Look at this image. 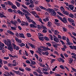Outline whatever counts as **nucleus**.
<instances>
[{"label": "nucleus", "mask_w": 76, "mask_h": 76, "mask_svg": "<svg viewBox=\"0 0 76 76\" xmlns=\"http://www.w3.org/2000/svg\"><path fill=\"white\" fill-rule=\"evenodd\" d=\"M39 7L41 9H44L45 10H46V11H47L48 12H50L52 14H53V15H56L57 14V13L55 12L53 9L48 8V9H47L45 7L42 6H40Z\"/></svg>", "instance_id": "obj_1"}, {"label": "nucleus", "mask_w": 76, "mask_h": 76, "mask_svg": "<svg viewBox=\"0 0 76 76\" xmlns=\"http://www.w3.org/2000/svg\"><path fill=\"white\" fill-rule=\"evenodd\" d=\"M3 42L8 46H10L12 44V42L11 40L9 39H8L7 41L5 40H3Z\"/></svg>", "instance_id": "obj_2"}, {"label": "nucleus", "mask_w": 76, "mask_h": 76, "mask_svg": "<svg viewBox=\"0 0 76 76\" xmlns=\"http://www.w3.org/2000/svg\"><path fill=\"white\" fill-rule=\"evenodd\" d=\"M59 19L61 20L62 22H63L64 23H66V22H67V20L66 18L65 17H64L63 19L61 18L60 16H58Z\"/></svg>", "instance_id": "obj_3"}, {"label": "nucleus", "mask_w": 76, "mask_h": 76, "mask_svg": "<svg viewBox=\"0 0 76 76\" xmlns=\"http://www.w3.org/2000/svg\"><path fill=\"white\" fill-rule=\"evenodd\" d=\"M17 12L19 14V15H20L22 16H24L25 15V13L23 12H22L20 11V10H18L17 11Z\"/></svg>", "instance_id": "obj_4"}, {"label": "nucleus", "mask_w": 76, "mask_h": 76, "mask_svg": "<svg viewBox=\"0 0 76 76\" xmlns=\"http://www.w3.org/2000/svg\"><path fill=\"white\" fill-rule=\"evenodd\" d=\"M54 41H55L56 42H59V40L57 37H56V36H54L53 38Z\"/></svg>", "instance_id": "obj_5"}, {"label": "nucleus", "mask_w": 76, "mask_h": 76, "mask_svg": "<svg viewBox=\"0 0 76 76\" xmlns=\"http://www.w3.org/2000/svg\"><path fill=\"white\" fill-rule=\"evenodd\" d=\"M31 13L33 15H34L35 16V18H39V16H38V15L34 11H32Z\"/></svg>", "instance_id": "obj_6"}, {"label": "nucleus", "mask_w": 76, "mask_h": 76, "mask_svg": "<svg viewBox=\"0 0 76 76\" xmlns=\"http://www.w3.org/2000/svg\"><path fill=\"white\" fill-rule=\"evenodd\" d=\"M68 20L70 23H74L75 22V21L73 19L70 18H68Z\"/></svg>", "instance_id": "obj_7"}, {"label": "nucleus", "mask_w": 76, "mask_h": 76, "mask_svg": "<svg viewBox=\"0 0 76 76\" xmlns=\"http://www.w3.org/2000/svg\"><path fill=\"white\" fill-rule=\"evenodd\" d=\"M12 71L13 73H16L17 75H20V72H19V71H16L14 70H12Z\"/></svg>", "instance_id": "obj_8"}, {"label": "nucleus", "mask_w": 76, "mask_h": 76, "mask_svg": "<svg viewBox=\"0 0 76 76\" xmlns=\"http://www.w3.org/2000/svg\"><path fill=\"white\" fill-rule=\"evenodd\" d=\"M11 22L12 24L14 25V26H16V24H18V22H17V21H13L12 20H11Z\"/></svg>", "instance_id": "obj_9"}, {"label": "nucleus", "mask_w": 76, "mask_h": 76, "mask_svg": "<svg viewBox=\"0 0 76 76\" xmlns=\"http://www.w3.org/2000/svg\"><path fill=\"white\" fill-rule=\"evenodd\" d=\"M0 18H7V17L4 16V13H0Z\"/></svg>", "instance_id": "obj_10"}, {"label": "nucleus", "mask_w": 76, "mask_h": 76, "mask_svg": "<svg viewBox=\"0 0 76 76\" xmlns=\"http://www.w3.org/2000/svg\"><path fill=\"white\" fill-rule=\"evenodd\" d=\"M28 21L30 22H32V23H33V24H34V25H36V23L35 22V21H34L32 20H31L30 19H28Z\"/></svg>", "instance_id": "obj_11"}, {"label": "nucleus", "mask_w": 76, "mask_h": 76, "mask_svg": "<svg viewBox=\"0 0 76 76\" xmlns=\"http://www.w3.org/2000/svg\"><path fill=\"white\" fill-rule=\"evenodd\" d=\"M40 48L42 49V51H45L47 50V48H46L45 46H40Z\"/></svg>", "instance_id": "obj_12"}, {"label": "nucleus", "mask_w": 76, "mask_h": 76, "mask_svg": "<svg viewBox=\"0 0 76 76\" xmlns=\"http://www.w3.org/2000/svg\"><path fill=\"white\" fill-rule=\"evenodd\" d=\"M8 47L7 48L8 50H9L10 51H12L13 50V48L12 47L10 46H8Z\"/></svg>", "instance_id": "obj_13"}, {"label": "nucleus", "mask_w": 76, "mask_h": 76, "mask_svg": "<svg viewBox=\"0 0 76 76\" xmlns=\"http://www.w3.org/2000/svg\"><path fill=\"white\" fill-rule=\"evenodd\" d=\"M7 32L9 33L10 35H15V33L9 30L7 31Z\"/></svg>", "instance_id": "obj_14"}, {"label": "nucleus", "mask_w": 76, "mask_h": 76, "mask_svg": "<svg viewBox=\"0 0 76 76\" xmlns=\"http://www.w3.org/2000/svg\"><path fill=\"white\" fill-rule=\"evenodd\" d=\"M68 60L69 61V64H71L72 63L73 60V58H69L68 59Z\"/></svg>", "instance_id": "obj_15"}, {"label": "nucleus", "mask_w": 76, "mask_h": 76, "mask_svg": "<svg viewBox=\"0 0 76 76\" xmlns=\"http://www.w3.org/2000/svg\"><path fill=\"white\" fill-rule=\"evenodd\" d=\"M13 46L14 49H15L16 50H19V48L18 47L16 46L15 44H13Z\"/></svg>", "instance_id": "obj_16"}, {"label": "nucleus", "mask_w": 76, "mask_h": 76, "mask_svg": "<svg viewBox=\"0 0 76 76\" xmlns=\"http://www.w3.org/2000/svg\"><path fill=\"white\" fill-rule=\"evenodd\" d=\"M20 37V38H25V37L24 36V34L23 33H19Z\"/></svg>", "instance_id": "obj_17"}, {"label": "nucleus", "mask_w": 76, "mask_h": 76, "mask_svg": "<svg viewBox=\"0 0 76 76\" xmlns=\"http://www.w3.org/2000/svg\"><path fill=\"white\" fill-rule=\"evenodd\" d=\"M69 47L71 49H72V50H73L74 49L75 50H76V46H72L70 45L69 46Z\"/></svg>", "instance_id": "obj_18"}, {"label": "nucleus", "mask_w": 76, "mask_h": 76, "mask_svg": "<svg viewBox=\"0 0 76 76\" xmlns=\"http://www.w3.org/2000/svg\"><path fill=\"white\" fill-rule=\"evenodd\" d=\"M15 4L16 5H17L18 7H20V3L18 1H15Z\"/></svg>", "instance_id": "obj_19"}, {"label": "nucleus", "mask_w": 76, "mask_h": 76, "mask_svg": "<svg viewBox=\"0 0 76 76\" xmlns=\"http://www.w3.org/2000/svg\"><path fill=\"white\" fill-rule=\"evenodd\" d=\"M36 71L38 72L39 73H42V72H41V70L39 69V68H38V69L36 70Z\"/></svg>", "instance_id": "obj_20"}, {"label": "nucleus", "mask_w": 76, "mask_h": 76, "mask_svg": "<svg viewBox=\"0 0 76 76\" xmlns=\"http://www.w3.org/2000/svg\"><path fill=\"white\" fill-rule=\"evenodd\" d=\"M42 70L43 71H45L46 72H47L48 71V67L47 66L44 67L43 68Z\"/></svg>", "instance_id": "obj_21"}, {"label": "nucleus", "mask_w": 76, "mask_h": 76, "mask_svg": "<svg viewBox=\"0 0 76 76\" xmlns=\"http://www.w3.org/2000/svg\"><path fill=\"white\" fill-rule=\"evenodd\" d=\"M35 25H37V24L36 25H34L33 24H31L30 25V26L31 28H37V26H35Z\"/></svg>", "instance_id": "obj_22"}, {"label": "nucleus", "mask_w": 76, "mask_h": 76, "mask_svg": "<svg viewBox=\"0 0 76 76\" xmlns=\"http://www.w3.org/2000/svg\"><path fill=\"white\" fill-rule=\"evenodd\" d=\"M52 25V23L50 21H49L48 23V26H49V27H50Z\"/></svg>", "instance_id": "obj_23"}, {"label": "nucleus", "mask_w": 76, "mask_h": 76, "mask_svg": "<svg viewBox=\"0 0 76 76\" xmlns=\"http://www.w3.org/2000/svg\"><path fill=\"white\" fill-rule=\"evenodd\" d=\"M22 11H23V13H28V11L27 10H26L23 9V8H22L21 9Z\"/></svg>", "instance_id": "obj_24"}, {"label": "nucleus", "mask_w": 76, "mask_h": 76, "mask_svg": "<svg viewBox=\"0 0 76 76\" xmlns=\"http://www.w3.org/2000/svg\"><path fill=\"white\" fill-rule=\"evenodd\" d=\"M7 2L8 4V5H9V6H12L13 4L12 2L10 1H8Z\"/></svg>", "instance_id": "obj_25"}, {"label": "nucleus", "mask_w": 76, "mask_h": 76, "mask_svg": "<svg viewBox=\"0 0 76 76\" xmlns=\"http://www.w3.org/2000/svg\"><path fill=\"white\" fill-rule=\"evenodd\" d=\"M18 45H20V46L22 47L23 46L24 47L25 45L23 43H18Z\"/></svg>", "instance_id": "obj_26"}, {"label": "nucleus", "mask_w": 76, "mask_h": 76, "mask_svg": "<svg viewBox=\"0 0 76 76\" xmlns=\"http://www.w3.org/2000/svg\"><path fill=\"white\" fill-rule=\"evenodd\" d=\"M60 9H61V11L63 13L65 11H64V8L63 6H61L60 7Z\"/></svg>", "instance_id": "obj_27"}, {"label": "nucleus", "mask_w": 76, "mask_h": 76, "mask_svg": "<svg viewBox=\"0 0 76 76\" xmlns=\"http://www.w3.org/2000/svg\"><path fill=\"white\" fill-rule=\"evenodd\" d=\"M49 38L50 39L51 41H53V36L51 35V34H49Z\"/></svg>", "instance_id": "obj_28"}, {"label": "nucleus", "mask_w": 76, "mask_h": 76, "mask_svg": "<svg viewBox=\"0 0 76 76\" xmlns=\"http://www.w3.org/2000/svg\"><path fill=\"white\" fill-rule=\"evenodd\" d=\"M70 7V9L71 10H73L74 9V6L73 5H70L69 6Z\"/></svg>", "instance_id": "obj_29"}, {"label": "nucleus", "mask_w": 76, "mask_h": 76, "mask_svg": "<svg viewBox=\"0 0 76 76\" xmlns=\"http://www.w3.org/2000/svg\"><path fill=\"white\" fill-rule=\"evenodd\" d=\"M42 48H38V50L39 52H40V53H42Z\"/></svg>", "instance_id": "obj_30"}, {"label": "nucleus", "mask_w": 76, "mask_h": 76, "mask_svg": "<svg viewBox=\"0 0 76 76\" xmlns=\"http://www.w3.org/2000/svg\"><path fill=\"white\" fill-rule=\"evenodd\" d=\"M63 13H64V14L65 15H68L69 14L68 12L65 11L63 12Z\"/></svg>", "instance_id": "obj_31"}, {"label": "nucleus", "mask_w": 76, "mask_h": 76, "mask_svg": "<svg viewBox=\"0 0 76 76\" xmlns=\"http://www.w3.org/2000/svg\"><path fill=\"white\" fill-rule=\"evenodd\" d=\"M59 33V32H58L57 30H55L54 31V34L55 35H57Z\"/></svg>", "instance_id": "obj_32"}, {"label": "nucleus", "mask_w": 76, "mask_h": 76, "mask_svg": "<svg viewBox=\"0 0 76 76\" xmlns=\"http://www.w3.org/2000/svg\"><path fill=\"white\" fill-rule=\"evenodd\" d=\"M69 16L71 18H74V15H73L72 14H70L69 15Z\"/></svg>", "instance_id": "obj_33"}, {"label": "nucleus", "mask_w": 76, "mask_h": 76, "mask_svg": "<svg viewBox=\"0 0 76 76\" xmlns=\"http://www.w3.org/2000/svg\"><path fill=\"white\" fill-rule=\"evenodd\" d=\"M8 12H10L11 13H12V12H13V10L10 8L8 9Z\"/></svg>", "instance_id": "obj_34"}, {"label": "nucleus", "mask_w": 76, "mask_h": 76, "mask_svg": "<svg viewBox=\"0 0 76 76\" xmlns=\"http://www.w3.org/2000/svg\"><path fill=\"white\" fill-rule=\"evenodd\" d=\"M11 28L12 30H14V31H16V27H14L12 26H11Z\"/></svg>", "instance_id": "obj_35"}, {"label": "nucleus", "mask_w": 76, "mask_h": 76, "mask_svg": "<svg viewBox=\"0 0 76 76\" xmlns=\"http://www.w3.org/2000/svg\"><path fill=\"white\" fill-rule=\"evenodd\" d=\"M7 65L8 66L10 67H12L13 66V64H11L10 63H8Z\"/></svg>", "instance_id": "obj_36"}, {"label": "nucleus", "mask_w": 76, "mask_h": 76, "mask_svg": "<svg viewBox=\"0 0 76 76\" xmlns=\"http://www.w3.org/2000/svg\"><path fill=\"white\" fill-rule=\"evenodd\" d=\"M21 6L23 7V8H24V9H28V7L25 6V5L21 4Z\"/></svg>", "instance_id": "obj_37"}, {"label": "nucleus", "mask_w": 76, "mask_h": 76, "mask_svg": "<svg viewBox=\"0 0 76 76\" xmlns=\"http://www.w3.org/2000/svg\"><path fill=\"white\" fill-rule=\"evenodd\" d=\"M31 63L32 64H33V65H35V64H36V62L33 61H31Z\"/></svg>", "instance_id": "obj_38"}, {"label": "nucleus", "mask_w": 76, "mask_h": 76, "mask_svg": "<svg viewBox=\"0 0 76 76\" xmlns=\"http://www.w3.org/2000/svg\"><path fill=\"white\" fill-rule=\"evenodd\" d=\"M27 13V14H25V16H28V15L31 16V13H30L28 12V11H27V13Z\"/></svg>", "instance_id": "obj_39"}, {"label": "nucleus", "mask_w": 76, "mask_h": 76, "mask_svg": "<svg viewBox=\"0 0 76 76\" xmlns=\"http://www.w3.org/2000/svg\"><path fill=\"white\" fill-rule=\"evenodd\" d=\"M29 7H31V8H33L34 7V5L33 4H31L29 6Z\"/></svg>", "instance_id": "obj_40"}, {"label": "nucleus", "mask_w": 76, "mask_h": 76, "mask_svg": "<svg viewBox=\"0 0 76 76\" xmlns=\"http://www.w3.org/2000/svg\"><path fill=\"white\" fill-rule=\"evenodd\" d=\"M0 47H3L4 46V44L1 42V43H0Z\"/></svg>", "instance_id": "obj_41"}, {"label": "nucleus", "mask_w": 76, "mask_h": 76, "mask_svg": "<svg viewBox=\"0 0 76 76\" xmlns=\"http://www.w3.org/2000/svg\"><path fill=\"white\" fill-rule=\"evenodd\" d=\"M57 13H58V15H60V16H64V15H63V14L61 12H57Z\"/></svg>", "instance_id": "obj_42"}, {"label": "nucleus", "mask_w": 76, "mask_h": 76, "mask_svg": "<svg viewBox=\"0 0 76 76\" xmlns=\"http://www.w3.org/2000/svg\"><path fill=\"white\" fill-rule=\"evenodd\" d=\"M47 28H46L45 29L43 30V33H46L47 32Z\"/></svg>", "instance_id": "obj_43"}, {"label": "nucleus", "mask_w": 76, "mask_h": 76, "mask_svg": "<svg viewBox=\"0 0 76 76\" xmlns=\"http://www.w3.org/2000/svg\"><path fill=\"white\" fill-rule=\"evenodd\" d=\"M44 39L46 41H50V39L48 37H45Z\"/></svg>", "instance_id": "obj_44"}, {"label": "nucleus", "mask_w": 76, "mask_h": 76, "mask_svg": "<svg viewBox=\"0 0 76 76\" xmlns=\"http://www.w3.org/2000/svg\"><path fill=\"white\" fill-rule=\"evenodd\" d=\"M38 35L39 37H40L43 36V35H42V34L41 33H38Z\"/></svg>", "instance_id": "obj_45"}, {"label": "nucleus", "mask_w": 76, "mask_h": 76, "mask_svg": "<svg viewBox=\"0 0 76 76\" xmlns=\"http://www.w3.org/2000/svg\"><path fill=\"white\" fill-rule=\"evenodd\" d=\"M33 73L35 76H38V73H37V72L35 71L34 72H33Z\"/></svg>", "instance_id": "obj_46"}, {"label": "nucleus", "mask_w": 76, "mask_h": 76, "mask_svg": "<svg viewBox=\"0 0 76 76\" xmlns=\"http://www.w3.org/2000/svg\"><path fill=\"white\" fill-rule=\"evenodd\" d=\"M39 40H41L42 41H43V40L44 39V37H39Z\"/></svg>", "instance_id": "obj_47"}, {"label": "nucleus", "mask_w": 76, "mask_h": 76, "mask_svg": "<svg viewBox=\"0 0 76 76\" xmlns=\"http://www.w3.org/2000/svg\"><path fill=\"white\" fill-rule=\"evenodd\" d=\"M67 26H68V27L69 28H71V29H73V26L69 25H68Z\"/></svg>", "instance_id": "obj_48"}, {"label": "nucleus", "mask_w": 76, "mask_h": 76, "mask_svg": "<svg viewBox=\"0 0 76 76\" xmlns=\"http://www.w3.org/2000/svg\"><path fill=\"white\" fill-rule=\"evenodd\" d=\"M71 3L72 4H74L75 3V1L72 0L71 1Z\"/></svg>", "instance_id": "obj_49"}, {"label": "nucleus", "mask_w": 76, "mask_h": 76, "mask_svg": "<svg viewBox=\"0 0 76 76\" xmlns=\"http://www.w3.org/2000/svg\"><path fill=\"white\" fill-rule=\"evenodd\" d=\"M35 57L36 58L37 60H38V55L36 54L35 55Z\"/></svg>", "instance_id": "obj_50"}, {"label": "nucleus", "mask_w": 76, "mask_h": 76, "mask_svg": "<svg viewBox=\"0 0 76 76\" xmlns=\"http://www.w3.org/2000/svg\"><path fill=\"white\" fill-rule=\"evenodd\" d=\"M25 70H27V71H31V69H30L29 68L26 67V68Z\"/></svg>", "instance_id": "obj_51"}, {"label": "nucleus", "mask_w": 76, "mask_h": 76, "mask_svg": "<svg viewBox=\"0 0 76 76\" xmlns=\"http://www.w3.org/2000/svg\"><path fill=\"white\" fill-rule=\"evenodd\" d=\"M15 35L17 37H19L20 36V34H19L18 33H16Z\"/></svg>", "instance_id": "obj_52"}, {"label": "nucleus", "mask_w": 76, "mask_h": 76, "mask_svg": "<svg viewBox=\"0 0 76 76\" xmlns=\"http://www.w3.org/2000/svg\"><path fill=\"white\" fill-rule=\"evenodd\" d=\"M12 8H13V9H17V7L15 5H13V6H12Z\"/></svg>", "instance_id": "obj_53"}, {"label": "nucleus", "mask_w": 76, "mask_h": 76, "mask_svg": "<svg viewBox=\"0 0 76 76\" xmlns=\"http://www.w3.org/2000/svg\"><path fill=\"white\" fill-rule=\"evenodd\" d=\"M63 31H64V32H66L67 31V29L65 27H63Z\"/></svg>", "instance_id": "obj_54"}, {"label": "nucleus", "mask_w": 76, "mask_h": 76, "mask_svg": "<svg viewBox=\"0 0 76 76\" xmlns=\"http://www.w3.org/2000/svg\"><path fill=\"white\" fill-rule=\"evenodd\" d=\"M71 68L72 71H73V72H76V69H75L72 67H71Z\"/></svg>", "instance_id": "obj_55"}, {"label": "nucleus", "mask_w": 76, "mask_h": 76, "mask_svg": "<svg viewBox=\"0 0 76 76\" xmlns=\"http://www.w3.org/2000/svg\"><path fill=\"white\" fill-rule=\"evenodd\" d=\"M14 64H12L13 66H16V64H18V63L15 62L13 63Z\"/></svg>", "instance_id": "obj_56"}, {"label": "nucleus", "mask_w": 76, "mask_h": 76, "mask_svg": "<svg viewBox=\"0 0 76 76\" xmlns=\"http://www.w3.org/2000/svg\"><path fill=\"white\" fill-rule=\"evenodd\" d=\"M1 6H2V8H4L6 7V5L4 4H1Z\"/></svg>", "instance_id": "obj_57"}, {"label": "nucleus", "mask_w": 76, "mask_h": 76, "mask_svg": "<svg viewBox=\"0 0 76 76\" xmlns=\"http://www.w3.org/2000/svg\"><path fill=\"white\" fill-rule=\"evenodd\" d=\"M60 68H61V69H64V67L62 65H60Z\"/></svg>", "instance_id": "obj_58"}, {"label": "nucleus", "mask_w": 76, "mask_h": 76, "mask_svg": "<svg viewBox=\"0 0 76 76\" xmlns=\"http://www.w3.org/2000/svg\"><path fill=\"white\" fill-rule=\"evenodd\" d=\"M37 28H38V29H41V26H39V25H37Z\"/></svg>", "instance_id": "obj_59"}, {"label": "nucleus", "mask_w": 76, "mask_h": 76, "mask_svg": "<svg viewBox=\"0 0 76 76\" xmlns=\"http://www.w3.org/2000/svg\"><path fill=\"white\" fill-rule=\"evenodd\" d=\"M55 24H56V25H57V26H60V23H56L55 22Z\"/></svg>", "instance_id": "obj_60"}, {"label": "nucleus", "mask_w": 76, "mask_h": 76, "mask_svg": "<svg viewBox=\"0 0 76 76\" xmlns=\"http://www.w3.org/2000/svg\"><path fill=\"white\" fill-rule=\"evenodd\" d=\"M46 45H48L49 47H51V45L50 44V43L49 42L46 43Z\"/></svg>", "instance_id": "obj_61"}, {"label": "nucleus", "mask_w": 76, "mask_h": 76, "mask_svg": "<svg viewBox=\"0 0 76 76\" xmlns=\"http://www.w3.org/2000/svg\"><path fill=\"white\" fill-rule=\"evenodd\" d=\"M19 69L20 71L22 72H24V69L23 68H19Z\"/></svg>", "instance_id": "obj_62"}, {"label": "nucleus", "mask_w": 76, "mask_h": 76, "mask_svg": "<svg viewBox=\"0 0 76 76\" xmlns=\"http://www.w3.org/2000/svg\"><path fill=\"white\" fill-rule=\"evenodd\" d=\"M27 36L28 37H31V35L29 33H27Z\"/></svg>", "instance_id": "obj_63"}, {"label": "nucleus", "mask_w": 76, "mask_h": 76, "mask_svg": "<svg viewBox=\"0 0 76 76\" xmlns=\"http://www.w3.org/2000/svg\"><path fill=\"white\" fill-rule=\"evenodd\" d=\"M55 76H61V75H60L58 74H57V73L55 74Z\"/></svg>", "instance_id": "obj_64"}]
</instances>
